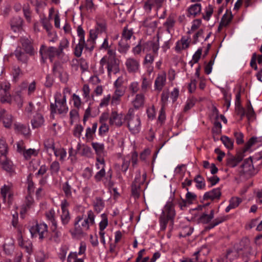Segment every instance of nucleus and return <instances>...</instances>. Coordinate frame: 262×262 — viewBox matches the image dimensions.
<instances>
[{
    "instance_id": "f257e3e1",
    "label": "nucleus",
    "mask_w": 262,
    "mask_h": 262,
    "mask_svg": "<svg viewBox=\"0 0 262 262\" xmlns=\"http://www.w3.org/2000/svg\"><path fill=\"white\" fill-rule=\"evenodd\" d=\"M95 216L92 210L89 211L88 217L83 220L82 216H78L76 217L75 223V231L77 234L82 235L84 231L89 229L90 225L94 224Z\"/></svg>"
},
{
    "instance_id": "f03ea898",
    "label": "nucleus",
    "mask_w": 262,
    "mask_h": 262,
    "mask_svg": "<svg viewBox=\"0 0 262 262\" xmlns=\"http://www.w3.org/2000/svg\"><path fill=\"white\" fill-rule=\"evenodd\" d=\"M61 96L60 93L56 94L55 96V103H51L50 104L51 114L53 118L57 111L59 114H66L68 111V107L66 105V96L64 95L63 98L60 99L59 98Z\"/></svg>"
},
{
    "instance_id": "7ed1b4c3",
    "label": "nucleus",
    "mask_w": 262,
    "mask_h": 262,
    "mask_svg": "<svg viewBox=\"0 0 262 262\" xmlns=\"http://www.w3.org/2000/svg\"><path fill=\"white\" fill-rule=\"evenodd\" d=\"M175 211L171 203H168L165 206V210L163 211L160 216V223L161 230H164L169 221L173 222Z\"/></svg>"
},
{
    "instance_id": "20e7f679",
    "label": "nucleus",
    "mask_w": 262,
    "mask_h": 262,
    "mask_svg": "<svg viewBox=\"0 0 262 262\" xmlns=\"http://www.w3.org/2000/svg\"><path fill=\"white\" fill-rule=\"evenodd\" d=\"M39 53L41 56V59L42 63H45L46 59L48 57L51 62H53V59L55 56H60L59 51L57 49L54 47H47L42 45L40 47Z\"/></svg>"
},
{
    "instance_id": "39448f33",
    "label": "nucleus",
    "mask_w": 262,
    "mask_h": 262,
    "mask_svg": "<svg viewBox=\"0 0 262 262\" xmlns=\"http://www.w3.org/2000/svg\"><path fill=\"white\" fill-rule=\"evenodd\" d=\"M125 119L127 121V126L131 132L136 134L139 132L141 122L138 116L127 114Z\"/></svg>"
},
{
    "instance_id": "423d86ee",
    "label": "nucleus",
    "mask_w": 262,
    "mask_h": 262,
    "mask_svg": "<svg viewBox=\"0 0 262 262\" xmlns=\"http://www.w3.org/2000/svg\"><path fill=\"white\" fill-rule=\"evenodd\" d=\"M30 232L33 237L39 236V238L42 239L45 237V234H47L48 227L45 224H36L30 229Z\"/></svg>"
},
{
    "instance_id": "0eeeda50",
    "label": "nucleus",
    "mask_w": 262,
    "mask_h": 262,
    "mask_svg": "<svg viewBox=\"0 0 262 262\" xmlns=\"http://www.w3.org/2000/svg\"><path fill=\"white\" fill-rule=\"evenodd\" d=\"M22 48L26 53L30 56H33L35 54L34 49L32 45V41L26 37H21L20 39Z\"/></svg>"
},
{
    "instance_id": "6e6552de",
    "label": "nucleus",
    "mask_w": 262,
    "mask_h": 262,
    "mask_svg": "<svg viewBox=\"0 0 262 262\" xmlns=\"http://www.w3.org/2000/svg\"><path fill=\"white\" fill-rule=\"evenodd\" d=\"M107 64L108 75H110L111 73L115 74L119 72V61L117 58L107 59Z\"/></svg>"
},
{
    "instance_id": "1a4fd4ad",
    "label": "nucleus",
    "mask_w": 262,
    "mask_h": 262,
    "mask_svg": "<svg viewBox=\"0 0 262 262\" xmlns=\"http://www.w3.org/2000/svg\"><path fill=\"white\" fill-rule=\"evenodd\" d=\"M109 123L111 126H121L123 124L122 114H118L116 111H113L110 117Z\"/></svg>"
},
{
    "instance_id": "9d476101",
    "label": "nucleus",
    "mask_w": 262,
    "mask_h": 262,
    "mask_svg": "<svg viewBox=\"0 0 262 262\" xmlns=\"http://www.w3.org/2000/svg\"><path fill=\"white\" fill-rule=\"evenodd\" d=\"M0 121L3 122L5 127L9 128L12 123V117L11 115L7 113L5 110H1L0 111Z\"/></svg>"
},
{
    "instance_id": "9b49d317",
    "label": "nucleus",
    "mask_w": 262,
    "mask_h": 262,
    "mask_svg": "<svg viewBox=\"0 0 262 262\" xmlns=\"http://www.w3.org/2000/svg\"><path fill=\"white\" fill-rule=\"evenodd\" d=\"M164 0H147L145 3L144 9L148 12H150L152 8H156L157 9L162 6Z\"/></svg>"
},
{
    "instance_id": "f8f14e48",
    "label": "nucleus",
    "mask_w": 262,
    "mask_h": 262,
    "mask_svg": "<svg viewBox=\"0 0 262 262\" xmlns=\"http://www.w3.org/2000/svg\"><path fill=\"white\" fill-rule=\"evenodd\" d=\"M221 195V189L219 188H215L212 190L206 192L203 196L204 200H213L215 199H220Z\"/></svg>"
},
{
    "instance_id": "ddd939ff",
    "label": "nucleus",
    "mask_w": 262,
    "mask_h": 262,
    "mask_svg": "<svg viewBox=\"0 0 262 262\" xmlns=\"http://www.w3.org/2000/svg\"><path fill=\"white\" fill-rule=\"evenodd\" d=\"M97 37V35L96 34V31L90 30V38L87 40L86 43L85 42V48L86 50L91 52L94 48V43L95 39Z\"/></svg>"
},
{
    "instance_id": "4468645a",
    "label": "nucleus",
    "mask_w": 262,
    "mask_h": 262,
    "mask_svg": "<svg viewBox=\"0 0 262 262\" xmlns=\"http://www.w3.org/2000/svg\"><path fill=\"white\" fill-rule=\"evenodd\" d=\"M159 46L158 42L153 41H148L143 45V51H149L152 50L154 54H157Z\"/></svg>"
},
{
    "instance_id": "2eb2a0df",
    "label": "nucleus",
    "mask_w": 262,
    "mask_h": 262,
    "mask_svg": "<svg viewBox=\"0 0 262 262\" xmlns=\"http://www.w3.org/2000/svg\"><path fill=\"white\" fill-rule=\"evenodd\" d=\"M93 31H96V34L98 35L99 33L105 32L106 30V23L105 20L98 18L96 20V27Z\"/></svg>"
},
{
    "instance_id": "dca6fc26",
    "label": "nucleus",
    "mask_w": 262,
    "mask_h": 262,
    "mask_svg": "<svg viewBox=\"0 0 262 262\" xmlns=\"http://www.w3.org/2000/svg\"><path fill=\"white\" fill-rule=\"evenodd\" d=\"M143 26L147 28L151 34L157 28V21L151 17H147L143 21Z\"/></svg>"
},
{
    "instance_id": "f3484780",
    "label": "nucleus",
    "mask_w": 262,
    "mask_h": 262,
    "mask_svg": "<svg viewBox=\"0 0 262 262\" xmlns=\"http://www.w3.org/2000/svg\"><path fill=\"white\" fill-rule=\"evenodd\" d=\"M165 81L166 74L165 73L158 75L155 82L156 89L159 91H161L165 84Z\"/></svg>"
},
{
    "instance_id": "a211bd4d",
    "label": "nucleus",
    "mask_w": 262,
    "mask_h": 262,
    "mask_svg": "<svg viewBox=\"0 0 262 262\" xmlns=\"http://www.w3.org/2000/svg\"><path fill=\"white\" fill-rule=\"evenodd\" d=\"M201 11V5L200 4H195L191 5L188 9L187 16L190 17L192 16L195 17L198 14H200Z\"/></svg>"
},
{
    "instance_id": "6ab92c4d",
    "label": "nucleus",
    "mask_w": 262,
    "mask_h": 262,
    "mask_svg": "<svg viewBox=\"0 0 262 262\" xmlns=\"http://www.w3.org/2000/svg\"><path fill=\"white\" fill-rule=\"evenodd\" d=\"M241 167L243 168L242 172L243 173L251 171L253 168L252 158L250 157L245 159L244 163L241 165Z\"/></svg>"
},
{
    "instance_id": "aec40b11",
    "label": "nucleus",
    "mask_w": 262,
    "mask_h": 262,
    "mask_svg": "<svg viewBox=\"0 0 262 262\" xmlns=\"http://www.w3.org/2000/svg\"><path fill=\"white\" fill-rule=\"evenodd\" d=\"M23 20L19 16L13 17L11 20V27L12 29L16 32L17 30H19L22 26Z\"/></svg>"
},
{
    "instance_id": "412c9836",
    "label": "nucleus",
    "mask_w": 262,
    "mask_h": 262,
    "mask_svg": "<svg viewBox=\"0 0 262 262\" xmlns=\"http://www.w3.org/2000/svg\"><path fill=\"white\" fill-rule=\"evenodd\" d=\"M44 122L43 116L40 114H36L31 120L32 125L33 128H38L41 126Z\"/></svg>"
},
{
    "instance_id": "4be33fe9",
    "label": "nucleus",
    "mask_w": 262,
    "mask_h": 262,
    "mask_svg": "<svg viewBox=\"0 0 262 262\" xmlns=\"http://www.w3.org/2000/svg\"><path fill=\"white\" fill-rule=\"evenodd\" d=\"M242 202V200L238 197H232L230 201L229 205L226 207L225 211L228 212L231 209L235 208Z\"/></svg>"
},
{
    "instance_id": "5701e85b",
    "label": "nucleus",
    "mask_w": 262,
    "mask_h": 262,
    "mask_svg": "<svg viewBox=\"0 0 262 262\" xmlns=\"http://www.w3.org/2000/svg\"><path fill=\"white\" fill-rule=\"evenodd\" d=\"M14 54L18 60L23 63H27L28 60V57L27 53H24L20 48H17L14 52Z\"/></svg>"
},
{
    "instance_id": "b1692460",
    "label": "nucleus",
    "mask_w": 262,
    "mask_h": 262,
    "mask_svg": "<svg viewBox=\"0 0 262 262\" xmlns=\"http://www.w3.org/2000/svg\"><path fill=\"white\" fill-rule=\"evenodd\" d=\"M227 219V216H221L217 217L214 219L211 223H210L207 226L205 227L204 230L208 231L222 222L226 221Z\"/></svg>"
},
{
    "instance_id": "393cba45",
    "label": "nucleus",
    "mask_w": 262,
    "mask_h": 262,
    "mask_svg": "<svg viewBox=\"0 0 262 262\" xmlns=\"http://www.w3.org/2000/svg\"><path fill=\"white\" fill-rule=\"evenodd\" d=\"M126 65L128 71L129 72H136L138 69V62L134 59H128L126 61Z\"/></svg>"
},
{
    "instance_id": "a878e982",
    "label": "nucleus",
    "mask_w": 262,
    "mask_h": 262,
    "mask_svg": "<svg viewBox=\"0 0 262 262\" xmlns=\"http://www.w3.org/2000/svg\"><path fill=\"white\" fill-rule=\"evenodd\" d=\"M92 146L97 156L102 157L104 152V145L97 142H92Z\"/></svg>"
},
{
    "instance_id": "bb28decb",
    "label": "nucleus",
    "mask_w": 262,
    "mask_h": 262,
    "mask_svg": "<svg viewBox=\"0 0 262 262\" xmlns=\"http://www.w3.org/2000/svg\"><path fill=\"white\" fill-rule=\"evenodd\" d=\"M93 206L95 210L97 213H99L103 209L104 207V203L101 198L97 197L93 202Z\"/></svg>"
},
{
    "instance_id": "cd10ccee",
    "label": "nucleus",
    "mask_w": 262,
    "mask_h": 262,
    "mask_svg": "<svg viewBox=\"0 0 262 262\" xmlns=\"http://www.w3.org/2000/svg\"><path fill=\"white\" fill-rule=\"evenodd\" d=\"M144 96L143 94H137L135 99L133 103L136 108H138L142 106L144 104Z\"/></svg>"
},
{
    "instance_id": "c85d7f7f",
    "label": "nucleus",
    "mask_w": 262,
    "mask_h": 262,
    "mask_svg": "<svg viewBox=\"0 0 262 262\" xmlns=\"http://www.w3.org/2000/svg\"><path fill=\"white\" fill-rule=\"evenodd\" d=\"M14 128L18 133L26 135L29 133V128L25 125L21 124H15Z\"/></svg>"
},
{
    "instance_id": "c756f323",
    "label": "nucleus",
    "mask_w": 262,
    "mask_h": 262,
    "mask_svg": "<svg viewBox=\"0 0 262 262\" xmlns=\"http://www.w3.org/2000/svg\"><path fill=\"white\" fill-rule=\"evenodd\" d=\"M129 48L128 43V40L125 39L124 38H121L120 41L119 42V51L120 52L125 53Z\"/></svg>"
},
{
    "instance_id": "7c9ffc66",
    "label": "nucleus",
    "mask_w": 262,
    "mask_h": 262,
    "mask_svg": "<svg viewBox=\"0 0 262 262\" xmlns=\"http://www.w3.org/2000/svg\"><path fill=\"white\" fill-rule=\"evenodd\" d=\"M194 181L196 183V187L198 189H202L205 187L204 178L201 174H198L194 179Z\"/></svg>"
},
{
    "instance_id": "2f4dec72",
    "label": "nucleus",
    "mask_w": 262,
    "mask_h": 262,
    "mask_svg": "<svg viewBox=\"0 0 262 262\" xmlns=\"http://www.w3.org/2000/svg\"><path fill=\"white\" fill-rule=\"evenodd\" d=\"M55 212L53 209H51L48 212L46 213V216L48 219L52 222L53 227H52V229L53 231H55L56 229H57V223L55 221L54 219Z\"/></svg>"
},
{
    "instance_id": "473e14b6",
    "label": "nucleus",
    "mask_w": 262,
    "mask_h": 262,
    "mask_svg": "<svg viewBox=\"0 0 262 262\" xmlns=\"http://www.w3.org/2000/svg\"><path fill=\"white\" fill-rule=\"evenodd\" d=\"M233 18V15L231 12L228 13L227 11L225 14L222 16L221 22L222 25H224L225 27H227L230 23Z\"/></svg>"
},
{
    "instance_id": "72a5a7b5",
    "label": "nucleus",
    "mask_w": 262,
    "mask_h": 262,
    "mask_svg": "<svg viewBox=\"0 0 262 262\" xmlns=\"http://www.w3.org/2000/svg\"><path fill=\"white\" fill-rule=\"evenodd\" d=\"M44 146L47 152H49L50 150L54 151L56 149L54 140L52 138L46 139L45 141Z\"/></svg>"
},
{
    "instance_id": "f704fd0d",
    "label": "nucleus",
    "mask_w": 262,
    "mask_h": 262,
    "mask_svg": "<svg viewBox=\"0 0 262 262\" xmlns=\"http://www.w3.org/2000/svg\"><path fill=\"white\" fill-rule=\"evenodd\" d=\"M84 44L85 41L81 42L80 40H79V43L76 46L74 49V54L77 57L81 56L83 48L85 47Z\"/></svg>"
},
{
    "instance_id": "c9c22d12",
    "label": "nucleus",
    "mask_w": 262,
    "mask_h": 262,
    "mask_svg": "<svg viewBox=\"0 0 262 262\" xmlns=\"http://www.w3.org/2000/svg\"><path fill=\"white\" fill-rule=\"evenodd\" d=\"M221 140L222 141L224 145L229 149H232L233 147V141L228 138L227 136H223L221 138Z\"/></svg>"
},
{
    "instance_id": "e433bc0d",
    "label": "nucleus",
    "mask_w": 262,
    "mask_h": 262,
    "mask_svg": "<svg viewBox=\"0 0 262 262\" xmlns=\"http://www.w3.org/2000/svg\"><path fill=\"white\" fill-rule=\"evenodd\" d=\"M124 94V91L122 89H116L114 94L112 96V102L115 103L116 101L120 100V97Z\"/></svg>"
},
{
    "instance_id": "4c0bfd02",
    "label": "nucleus",
    "mask_w": 262,
    "mask_h": 262,
    "mask_svg": "<svg viewBox=\"0 0 262 262\" xmlns=\"http://www.w3.org/2000/svg\"><path fill=\"white\" fill-rule=\"evenodd\" d=\"M140 186L139 184L134 182L132 185V193L135 199L138 198L140 196Z\"/></svg>"
},
{
    "instance_id": "58836bf2",
    "label": "nucleus",
    "mask_w": 262,
    "mask_h": 262,
    "mask_svg": "<svg viewBox=\"0 0 262 262\" xmlns=\"http://www.w3.org/2000/svg\"><path fill=\"white\" fill-rule=\"evenodd\" d=\"M239 163L234 158V156L229 154L228 157L226 159V166L229 167H235Z\"/></svg>"
},
{
    "instance_id": "ea45409f",
    "label": "nucleus",
    "mask_w": 262,
    "mask_h": 262,
    "mask_svg": "<svg viewBox=\"0 0 262 262\" xmlns=\"http://www.w3.org/2000/svg\"><path fill=\"white\" fill-rule=\"evenodd\" d=\"M258 142V138L256 137H252L246 143L245 147L243 148V152L248 151L253 145Z\"/></svg>"
},
{
    "instance_id": "a19ab883",
    "label": "nucleus",
    "mask_w": 262,
    "mask_h": 262,
    "mask_svg": "<svg viewBox=\"0 0 262 262\" xmlns=\"http://www.w3.org/2000/svg\"><path fill=\"white\" fill-rule=\"evenodd\" d=\"M38 154L37 150L34 149H28L23 152V155L26 160H29L32 156H37Z\"/></svg>"
},
{
    "instance_id": "79ce46f5",
    "label": "nucleus",
    "mask_w": 262,
    "mask_h": 262,
    "mask_svg": "<svg viewBox=\"0 0 262 262\" xmlns=\"http://www.w3.org/2000/svg\"><path fill=\"white\" fill-rule=\"evenodd\" d=\"M3 169L8 172H12L14 171L13 165L12 162L6 160L2 163Z\"/></svg>"
},
{
    "instance_id": "37998d69",
    "label": "nucleus",
    "mask_w": 262,
    "mask_h": 262,
    "mask_svg": "<svg viewBox=\"0 0 262 262\" xmlns=\"http://www.w3.org/2000/svg\"><path fill=\"white\" fill-rule=\"evenodd\" d=\"M133 34V32L132 30H128L127 29V26H126L123 28L122 33V38H124L125 39L129 40Z\"/></svg>"
},
{
    "instance_id": "c03bdc74",
    "label": "nucleus",
    "mask_w": 262,
    "mask_h": 262,
    "mask_svg": "<svg viewBox=\"0 0 262 262\" xmlns=\"http://www.w3.org/2000/svg\"><path fill=\"white\" fill-rule=\"evenodd\" d=\"M186 190L187 191V193L186 194V200L188 202V204L190 205L192 204L193 201L196 200V195L194 193L189 192L188 188H186Z\"/></svg>"
},
{
    "instance_id": "a18cd8bd",
    "label": "nucleus",
    "mask_w": 262,
    "mask_h": 262,
    "mask_svg": "<svg viewBox=\"0 0 262 262\" xmlns=\"http://www.w3.org/2000/svg\"><path fill=\"white\" fill-rule=\"evenodd\" d=\"M71 186L68 182H66L62 186V189L64 192L66 197L69 198L71 196Z\"/></svg>"
},
{
    "instance_id": "49530a36",
    "label": "nucleus",
    "mask_w": 262,
    "mask_h": 262,
    "mask_svg": "<svg viewBox=\"0 0 262 262\" xmlns=\"http://www.w3.org/2000/svg\"><path fill=\"white\" fill-rule=\"evenodd\" d=\"M61 219L63 224H68L70 219V216L68 210H62Z\"/></svg>"
},
{
    "instance_id": "de8ad7c7",
    "label": "nucleus",
    "mask_w": 262,
    "mask_h": 262,
    "mask_svg": "<svg viewBox=\"0 0 262 262\" xmlns=\"http://www.w3.org/2000/svg\"><path fill=\"white\" fill-rule=\"evenodd\" d=\"M102 220L99 224L100 230H104L108 225V221L107 216L105 214L103 213L101 215Z\"/></svg>"
},
{
    "instance_id": "09e8293b",
    "label": "nucleus",
    "mask_w": 262,
    "mask_h": 262,
    "mask_svg": "<svg viewBox=\"0 0 262 262\" xmlns=\"http://www.w3.org/2000/svg\"><path fill=\"white\" fill-rule=\"evenodd\" d=\"M211 220L212 219L206 213H203L199 218V222L204 224L209 223Z\"/></svg>"
},
{
    "instance_id": "8fccbe9b",
    "label": "nucleus",
    "mask_w": 262,
    "mask_h": 262,
    "mask_svg": "<svg viewBox=\"0 0 262 262\" xmlns=\"http://www.w3.org/2000/svg\"><path fill=\"white\" fill-rule=\"evenodd\" d=\"M54 155L56 157H60V160H63L66 156V151L64 149H55L54 151Z\"/></svg>"
},
{
    "instance_id": "3c124183",
    "label": "nucleus",
    "mask_w": 262,
    "mask_h": 262,
    "mask_svg": "<svg viewBox=\"0 0 262 262\" xmlns=\"http://www.w3.org/2000/svg\"><path fill=\"white\" fill-rule=\"evenodd\" d=\"M60 168L59 163L57 161H54L50 166V170L52 174H56Z\"/></svg>"
},
{
    "instance_id": "603ef678",
    "label": "nucleus",
    "mask_w": 262,
    "mask_h": 262,
    "mask_svg": "<svg viewBox=\"0 0 262 262\" xmlns=\"http://www.w3.org/2000/svg\"><path fill=\"white\" fill-rule=\"evenodd\" d=\"M213 8L212 6L209 5L206 11V14L203 15V18L206 20H209L210 16H211V15L213 13Z\"/></svg>"
},
{
    "instance_id": "864d4df0",
    "label": "nucleus",
    "mask_w": 262,
    "mask_h": 262,
    "mask_svg": "<svg viewBox=\"0 0 262 262\" xmlns=\"http://www.w3.org/2000/svg\"><path fill=\"white\" fill-rule=\"evenodd\" d=\"M101 125L99 128V134L100 136L103 135L108 132L109 130L108 125L106 123H100Z\"/></svg>"
},
{
    "instance_id": "5fc2aeb1",
    "label": "nucleus",
    "mask_w": 262,
    "mask_h": 262,
    "mask_svg": "<svg viewBox=\"0 0 262 262\" xmlns=\"http://www.w3.org/2000/svg\"><path fill=\"white\" fill-rule=\"evenodd\" d=\"M234 135L237 144H242L244 143V135L243 133L241 132H235Z\"/></svg>"
},
{
    "instance_id": "6e6d98bb",
    "label": "nucleus",
    "mask_w": 262,
    "mask_h": 262,
    "mask_svg": "<svg viewBox=\"0 0 262 262\" xmlns=\"http://www.w3.org/2000/svg\"><path fill=\"white\" fill-rule=\"evenodd\" d=\"M169 98V92L168 91H164L161 94V101L163 107H164Z\"/></svg>"
},
{
    "instance_id": "4d7b16f0",
    "label": "nucleus",
    "mask_w": 262,
    "mask_h": 262,
    "mask_svg": "<svg viewBox=\"0 0 262 262\" xmlns=\"http://www.w3.org/2000/svg\"><path fill=\"white\" fill-rule=\"evenodd\" d=\"M83 127L81 125H76L75 126L74 132H73V135L77 137L80 138L81 133L83 131Z\"/></svg>"
},
{
    "instance_id": "13d9d810",
    "label": "nucleus",
    "mask_w": 262,
    "mask_h": 262,
    "mask_svg": "<svg viewBox=\"0 0 262 262\" xmlns=\"http://www.w3.org/2000/svg\"><path fill=\"white\" fill-rule=\"evenodd\" d=\"M7 144L3 141H0V154L2 155H6L7 152Z\"/></svg>"
},
{
    "instance_id": "bf43d9fd",
    "label": "nucleus",
    "mask_w": 262,
    "mask_h": 262,
    "mask_svg": "<svg viewBox=\"0 0 262 262\" xmlns=\"http://www.w3.org/2000/svg\"><path fill=\"white\" fill-rule=\"evenodd\" d=\"M202 53V49H199L195 54L193 55L192 59L193 60L194 63H197L199 59H200Z\"/></svg>"
},
{
    "instance_id": "052dcab7",
    "label": "nucleus",
    "mask_w": 262,
    "mask_h": 262,
    "mask_svg": "<svg viewBox=\"0 0 262 262\" xmlns=\"http://www.w3.org/2000/svg\"><path fill=\"white\" fill-rule=\"evenodd\" d=\"M255 116V113L254 110L250 103V102H249V104L247 106V116L248 118L253 117Z\"/></svg>"
},
{
    "instance_id": "680f3d73",
    "label": "nucleus",
    "mask_w": 262,
    "mask_h": 262,
    "mask_svg": "<svg viewBox=\"0 0 262 262\" xmlns=\"http://www.w3.org/2000/svg\"><path fill=\"white\" fill-rule=\"evenodd\" d=\"M23 12L26 19L30 22L31 21V16L29 6H24L23 7Z\"/></svg>"
},
{
    "instance_id": "e2e57ef3",
    "label": "nucleus",
    "mask_w": 262,
    "mask_h": 262,
    "mask_svg": "<svg viewBox=\"0 0 262 262\" xmlns=\"http://www.w3.org/2000/svg\"><path fill=\"white\" fill-rule=\"evenodd\" d=\"M77 33L78 36L80 37L79 40H80L81 42H83V41H84V31L81 26H79L78 27Z\"/></svg>"
},
{
    "instance_id": "0e129e2a",
    "label": "nucleus",
    "mask_w": 262,
    "mask_h": 262,
    "mask_svg": "<svg viewBox=\"0 0 262 262\" xmlns=\"http://www.w3.org/2000/svg\"><path fill=\"white\" fill-rule=\"evenodd\" d=\"M207 181L211 184V186L215 185L220 181V178L216 176H213L207 178Z\"/></svg>"
},
{
    "instance_id": "69168bd1",
    "label": "nucleus",
    "mask_w": 262,
    "mask_h": 262,
    "mask_svg": "<svg viewBox=\"0 0 262 262\" xmlns=\"http://www.w3.org/2000/svg\"><path fill=\"white\" fill-rule=\"evenodd\" d=\"M41 23L43 28L47 30V32H49L51 30L52 26L47 19H42L41 20Z\"/></svg>"
},
{
    "instance_id": "338daca9",
    "label": "nucleus",
    "mask_w": 262,
    "mask_h": 262,
    "mask_svg": "<svg viewBox=\"0 0 262 262\" xmlns=\"http://www.w3.org/2000/svg\"><path fill=\"white\" fill-rule=\"evenodd\" d=\"M21 72V70L19 68V67L14 66L13 69V78L16 80L17 79H18L20 74Z\"/></svg>"
},
{
    "instance_id": "774afa93",
    "label": "nucleus",
    "mask_w": 262,
    "mask_h": 262,
    "mask_svg": "<svg viewBox=\"0 0 262 262\" xmlns=\"http://www.w3.org/2000/svg\"><path fill=\"white\" fill-rule=\"evenodd\" d=\"M73 99L74 100V105L75 107L79 108L81 105V100L79 97L74 94L73 95Z\"/></svg>"
}]
</instances>
